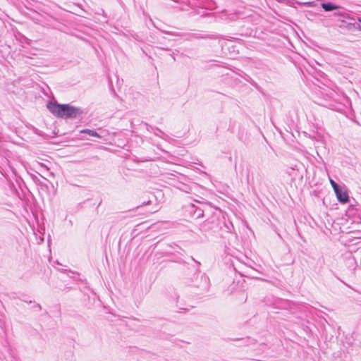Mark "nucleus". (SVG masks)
Segmentation results:
<instances>
[{"label":"nucleus","instance_id":"1","mask_svg":"<svg viewBox=\"0 0 361 361\" xmlns=\"http://www.w3.org/2000/svg\"><path fill=\"white\" fill-rule=\"evenodd\" d=\"M47 109L54 116L63 118H75L82 114V111L69 104H59L49 102Z\"/></svg>","mask_w":361,"mask_h":361},{"label":"nucleus","instance_id":"2","mask_svg":"<svg viewBox=\"0 0 361 361\" xmlns=\"http://www.w3.org/2000/svg\"><path fill=\"white\" fill-rule=\"evenodd\" d=\"M337 199L341 203H346L348 202V193L343 190L341 188H338L336 190L334 191Z\"/></svg>","mask_w":361,"mask_h":361},{"label":"nucleus","instance_id":"3","mask_svg":"<svg viewBox=\"0 0 361 361\" xmlns=\"http://www.w3.org/2000/svg\"><path fill=\"white\" fill-rule=\"evenodd\" d=\"M321 6L325 11H331L333 10L338 9L340 8L339 6L335 5L332 3H322Z\"/></svg>","mask_w":361,"mask_h":361},{"label":"nucleus","instance_id":"4","mask_svg":"<svg viewBox=\"0 0 361 361\" xmlns=\"http://www.w3.org/2000/svg\"><path fill=\"white\" fill-rule=\"evenodd\" d=\"M81 133H86L90 136L100 137V135L94 130L90 129H84L80 131Z\"/></svg>","mask_w":361,"mask_h":361},{"label":"nucleus","instance_id":"5","mask_svg":"<svg viewBox=\"0 0 361 361\" xmlns=\"http://www.w3.org/2000/svg\"><path fill=\"white\" fill-rule=\"evenodd\" d=\"M335 16H341V17H343L345 18H349V16L348 13H345V12H341V11H338V12H336L334 13Z\"/></svg>","mask_w":361,"mask_h":361},{"label":"nucleus","instance_id":"6","mask_svg":"<svg viewBox=\"0 0 361 361\" xmlns=\"http://www.w3.org/2000/svg\"><path fill=\"white\" fill-rule=\"evenodd\" d=\"M330 183H331L334 191L336 190L338 188H340L338 186V185L334 180H333L331 179L330 180Z\"/></svg>","mask_w":361,"mask_h":361},{"label":"nucleus","instance_id":"7","mask_svg":"<svg viewBox=\"0 0 361 361\" xmlns=\"http://www.w3.org/2000/svg\"><path fill=\"white\" fill-rule=\"evenodd\" d=\"M40 166L47 171L49 170V168L44 164H40Z\"/></svg>","mask_w":361,"mask_h":361},{"label":"nucleus","instance_id":"8","mask_svg":"<svg viewBox=\"0 0 361 361\" xmlns=\"http://www.w3.org/2000/svg\"><path fill=\"white\" fill-rule=\"evenodd\" d=\"M302 4L306 5V6H312L313 3L312 2H305V3H302Z\"/></svg>","mask_w":361,"mask_h":361},{"label":"nucleus","instance_id":"9","mask_svg":"<svg viewBox=\"0 0 361 361\" xmlns=\"http://www.w3.org/2000/svg\"><path fill=\"white\" fill-rule=\"evenodd\" d=\"M357 20L361 23V18H359Z\"/></svg>","mask_w":361,"mask_h":361}]
</instances>
